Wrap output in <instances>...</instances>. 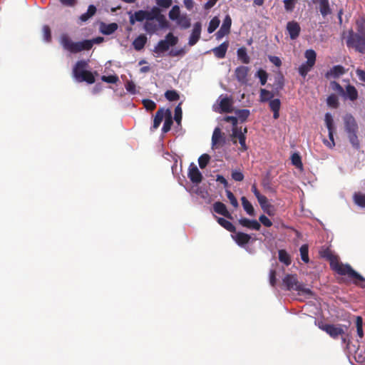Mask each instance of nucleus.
<instances>
[{"mask_svg":"<svg viewBox=\"0 0 365 365\" xmlns=\"http://www.w3.org/2000/svg\"><path fill=\"white\" fill-rule=\"evenodd\" d=\"M346 73V69L344 66L341 65H336L333 66L330 70H329L325 73V77L327 79H330L331 78H336L339 76L344 75Z\"/></svg>","mask_w":365,"mask_h":365,"instance_id":"dca6fc26","label":"nucleus"},{"mask_svg":"<svg viewBox=\"0 0 365 365\" xmlns=\"http://www.w3.org/2000/svg\"><path fill=\"white\" fill-rule=\"evenodd\" d=\"M155 20L159 23V26L161 29H165L168 27V22L166 20L165 16L161 13L158 14Z\"/></svg>","mask_w":365,"mask_h":365,"instance_id":"6e6d98bb","label":"nucleus"},{"mask_svg":"<svg viewBox=\"0 0 365 365\" xmlns=\"http://www.w3.org/2000/svg\"><path fill=\"white\" fill-rule=\"evenodd\" d=\"M217 217V222L225 230L230 232H235L236 228L232 222L222 217Z\"/></svg>","mask_w":365,"mask_h":365,"instance_id":"7c9ffc66","label":"nucleus"},{"mask_svg":"<svg viewBox=\"0 0 365 365\" xmlns=\"http://www.w3.org/2000/svg\"><path fill=\"white\" fill-rule=\"evenodd\" d=\"M330 267L338 274L347 276L354 284L365 288V278L356 272L349 264H343L335 257L330 259Z\"/></svg>","mask_w":365,"mask_h":365,"instance_id":"f257e3e1","label":"nucleus"},{"mask_svg":"<svg viewBox=\"0 0 365 365\" xmlns=\"http://www.w3.org/2000/svg\"><path fill=\"white\" fill-rule=\"evenodd\" d=\"M257 199L263 210L266 211L267 208L270 207L266 196L262 195Z\"/></svg>","mask_w":365,"mask_h":365,"instance_id":"3c124183","label":"nucleus"},{"mask_svg":"<svg viewBox=\"0 0 365 365\" xmlns=\"http://www.w3.org/2000/svg\"><path fill=\"white\" fill-rule=\"evenodd\" d=\"M237 118L242 121H245L250 115V112L247 109H242L236 111Z\"/></svg>","mask_w":365,"mask_h":365,"instance_id":"8fccbe9b","label":"nucleus"},{"mask_svg":"<svg viewBox=\"0 0 365 365\" xmlns=\"http://www.w3.org/2000/svg\"><path fill=\"white\" fill-rule=\"evenodd\" d=\"M270 110L273 112V118L278 119L279 117V110L281 107L280 100L278 98L272 99L269 102Z\"/></svg>","mask_w":365,"mask_h":365,"instance_id":"4be33fe9","label":"nucleus"},{"mask_svg":"<svg viewBox=\"0 0 365 365\" xmlns=\"http://www.w3.org/2000/svg\"><path fill=\"white\" fill-rule=\"evenodd\" d=\"M210 160V156L207 154H202L198 158V163L199 166L201 169H204L206 168V166L208 165L209 162Z\"/></svg>","mask_w":365,"mask_h":365,"instance_id":"a19ab883","label":"nucleus"},{"mask_svg":"<svg viewBox=\"0 0 365 365\" xmlns=\"http://www.w3.org/2000/svg\"><path fill=\"white\" fill-rule=\"evenodd\" d=\"M325 123L328 130L334 129L332 116L329 113L325 114Z\"/></svg>","mask_w":365,"mask_h":365,"instance_id":"e2e57ef3","label":"nucleus"},{"mask_svg":"<svg viewBox=\"0 0 365 365\" xmlns=\"http://www.w3.org/2000/svg\"><path fill=\"white\" fill-rule=\"evenodd\" d=\"M239 224L242 227L250 230H259L261 228L260 223L256 220H250L246 217H242L239 220Z\"/></svg>","mask_w":365,"mask_h":365,"instance_id":"2eb2a0df","label":"nucleus"},{"mask_svg":"<svg viewBox=\"0 0 365 365\" xmlns=\"http://www.w3.org/2000/svg\"><path fill=\"white\" fill-rule=\"evenodd\" d=\"M241 201L245 212L250 216H255V209L251 202L245 197H242Z\"/></svg>","mask_w":365,"mask_h":365,"instance_id":"473e14b6","label":"nucleus"},{"mask_svg":"<svg viewBox=\"0 0 365 365\" xmlns=\"http://www.w3.org/2000/svg\"><path fill=\"white\" fill-rule=\"evenodd\" d=\"M146 14H148L146 13V11L139 10L138 11H135L133 15H131L130 16V24L133 25L135 21L141 22L145 19L147 20Z\"/></svg>","mask_w":365,"mask_h":365,"instance_id":"393cba45","label":"nucleus"},{"mask_svg":"<svg viewBox=\"0 0 365 365\" xmlns=\"http://www.w3.org/2000/svg\"><path fill=\"white\" fill-rule=\"evenodd\" d=\"M187 176L190 181L195 184L200 183L203 178L202 173L194 163L190 164L188 168Z\"/></svg>","mask_w":365,"mask_h":365,"instance_id":"1a4fd4ad","label":"nucleus"},{"mask_svg":"<svg viewBox=\"0 0 365 365\" xmlns=\"http://www.w3.org/2000/svg\"><path fill=\"white\" fill-rule=\"evenodd\" d=\"M232 178L237 182L242 181L244 180V175L243 173L237 170H232L231 174Z\"/></svg>","mask_w":365,"mask_h":365,"instance_id":"69168bd1","label":"nucleus"},{"mask_svg":"<svg viewBox=\"0 0 365 365\" xmlns=\"http://www.w3.org/2000/svg\"><path fill=\"white\" fill-rule=\"evenodd\" d=\"M220 23V21L217 16L212 18L209 23V26L207 28V32L209 34L213 33L217 29V28L219 26Z\"/></svg>","mask_w":365,"mask_h":365,"instance_id":"ea45409f","label":"nucleus"},{"mask_svg":"<svg viewBox=\"0 0 365 365\" xmlns=\"http://www.w3.org/2000/svg\"><path fill=\"white\" fill-rule=\"evenodd\" d=\"M177 24L182 29H187L190 28L191 25L190 19L186 15L180 16L177 20Z\"/></svg>","mask_w":365,"mask_h":365,"instance_id":"e433bc0d","label":"nucleus"},{"mask_svg":"<svg viewBox=\"0 0 365 365\" xmlns=\"http://www.w3.org/2000/svg\"><path fill=\"white\" fill-rule=\"evenodd\" d=\"M235 235L232 236V239L240 247H245L248 244L251 240V236L247 233L238 232H235Z\"/></svg>","mask_w":365,"mask_h":365,"instance_id":"f3484780","label":"nucleus"},{"mask_svg":"<svg viewBox=\"0 0 365 365\" xmlns=\"http://www.w3.org/2000/svg\"><path fill=\"white\" fill-rule=\"evenodd\" d=\"M286 30L288 32L290 38L295 40L300 34L301 27L298 22L295 21H290L287 24Z\"/></svg>","mask_w":365,"mask_h":365,"instance_id":"9b49d317","label":"nucleus"},{"mask_svg":"<svg viewBox=\"0 0 365 365\" xmlns=\"http://www.w3.org/2000/svg\"><path fill=\"white\" fill-rule=\"evenodd\" d=\"M330 86L333 91L337 92L340 96H342V94L344 93V89L338 82L334 81H331L330 83Z\"/></svg>","mask_w":365,"mask_h":365,"instance_id":"4d7b16f0","label":"nucleus"},{"mask_svg":"<svg viewBox=\"0 0 365 365\" xmlns=\"http://www.w3.org/2000/svg\"><path fill=\"white\" fill-rule=\"evenodd\" d=\"M278 258L279 262L286 266H289L292 263L291 257L285 250H279L278 251Z\"/></svg>","mask_w":365,"mask_h":365,"instance_id":"c85d7f7f","label":"nucleus"},{"mask_svg":"<svg viewBox=\"0 0 365 365\" xmlns=\"http://www.w3.org/2000/svg\"><path fill=\"white\" fill-rule=\"evenodd\" d=\"M143 104L148 110H153L156 108V103L150 99L143 100Z\"/></svg>","mask_w":365,"mask_h":365,"instance_id":"bf43d9fd","label":"nucleus"},{"mask_svg":"<svg viewBox=\"0 0 365 365\" xmlns=\"http://www.w3.org/2000/svg\"><path fill=\"white\" fill-rule=\"evenodd\" d=\"M125 89L127 90V91H128L129 93H130L132 94L135 93V92H136L135 84L132 81H127L125 85Z\"/></svg>","mask_w":365,"mask_h":365,"instance_id":"774afa93","label":"nucleus"},{"mask_svg":"<svg viewBox=\"0 0 365 365\" xmlns=\"http://www.w3.org/2000/svg\"><path fill=\"white\" fill-rule=\"evenodd\" d=\"M353 201L359 207H365V194L356 192L353 195Z\"/></svg>","mask_w":365,"mask_h":365,"instance_id":"2f4dec72","label":"nucleus"},{"mask_svg":"<svg viewBox=\"0 0 365 365\" xmlns=\"http://www.w3.org/2000/svg\"><path fill=\"white\" fill-rule=\"evenodd\" d=\"M314 4H317V9L323 17H326L332 13L329 0H312Z\"/></svg>","mask_w":365,"mask_h":365,"instance_id":"ddd939ff","label":"nucleus"},{"mask_svg":"<svg viewBox=\"0 0 365 365\" xmlns=\"http://www.w3.org/2000/svg\"><path fill=\"white\" fill-rule=\"evenodd\" d=\"M79 74V77L76 79L78 82L85 81L89 84H92L95 82V77L92 72L86 70L85 71Z\"/></svg>","mask_w":365,"mask_h":365,"instance_id":"b1692460","label":"nucleus"},{"mask_svg":"<svg viewBox=\"0 0 365 365\" xmlns=\"http://www.w3.org/2000/svg\"><path fill=\"white\" fill-rule=\"evenodd\" d=\"M348 47L354 48L361 53H365V20L356 21V32H350L346 41Z\"/></svg>","mask_w":365,"mask_h":365,"instance_id":"f03ea898","label":"nucleus"},{"mask_svg":"<svg viewBox=\"0 0 365 365\" xmlns=\"http://www.w3.org/2000/svg\"><path fill=\"white\" fill-rule=\"evenodd\" d=\"M43 38L46 41L49 42L51 40V29L48 25H44L42 29Z\"/></svg>","mask_w":365,"mask_h":365,"instance_id":"052dcab7","label":"nucleus"},{"mask_svg":"<svg viewBox=\"0 0 365 365\" xmlns=\"http://www.w3.org/2000/svg\"><path fill=\"white\" fill-rule=\"evenodd\" d=\"M298 0H284V9L287 12H292Z\"/></svg>","mask_w":365,"mask_h":365,"instance_id":"49530a36","label":"nucleus"},{"mask_svg":"<svg viewBox=\"0 0 365 365\" xmlns=\"http://www.w3.org/2000/svg\"><path fill=\"white\" fill-rule=\"evenodd\" d=\"M103 38L98 37L93 40H83L82 41L73 42L67 34H63L61 36V43L64 49L71 53H76L82 51L91 49L94 43H101Z\"/></svg>","mask_w":365,"mask_h":365,"instance_id":"7ed1b4c3","label":"nucleus"},{"mask_svg":"<svg viewBox=\"0 0 365 365\" xmlns=\"http://www.w3.org/2000/svg\"><path fill=\"white\" fill-rule=\"evenodd\" d=\"M180 17V11L178 6H174L169 12V18L171 20H178Z\"/></svg>","mask_w":365,"mask_h":365,"instance_id":"de8ad7c7","label":"nucleus"},{"mask_svg":"<svg viewBox=\"0 0 365 365\" xmlns=\"http://www.w3.org/2000/svg\"><path fill=\"white\" fill-rule=\"evenodd\" d=\"M201 30H202L201 23L196 22L193 26V29H192L190 36L189 38L188 45L190 46H193L200 40V35H201Z\"/></svg>","mask_w":365,"mask_h":365,"instance_id":"f8f14e48","label":"nucleus"},{"mask_svg":"<svg viewBox=\"0 0 365 365\" xmlns=\"http://www.w3.org/2000/svg\"><path fill=\"white\" fill-rule=\"evenodd\" d=\"M259 93L260 101L263 103L267 101L269 102V101L272 100V98L274 97V94L271 91L264 88H261Z\"/></svg>","mask_w":365,"mask_h":365,"instance_id":"4c0bfd02","label":"nucleus"},{"mask_svg":"<svg viewBox=\"0 0 365 365\" xmlns=\"http://www.w3.org/2000/svg\"><path fill=\"white\" fill-rule=\"evenodd\" d=\"M319 328L327 334H329L333 339H337L341 336V339L344 343H346V338L344 336L345 331L347 327L342 324H325L323 322L319 323Z\"/></svg>","mask_w":365,"mask_h":365,"instance_id":"39448f33","label":"nucleus"},{"mask_svg":"<svg viewBox=\"0 0 365 365\" xmlns=\"http://www.w3.org/2000/svg\"><path fill=\"white\" fill-rule=\"evenodd\" d=\"M219 106V109L217 110L218 113H231L232 111V102L231 99L227 97H225L220 100Z\"/></svg>","mask_w":365,"mask_h":365,"instance_id":"a211bd4d","label":"nucleus"},{"mask_svg":"<svg viewBox=\"0 0 365 365\" xmlns=\"http://www.w3.org/2000/svg\"><path fill=\"white\" fill-rule=\"evenodd\" d=\"M327 105L333 108H336L339 106V99L335 94H331L327 99Z\"/></svg>","mask_w":365,"mask_h":365,"instance_id":"37998d69","label":"nucleus"},{"mask_svg":"<svg viewBox=\"0 0 365 365\" xmlns=\"http://www.w3.org/2000/svg\"><path fill=\"white\" fill-rule=\"evenodd\" d=\"M299 251H300V255H301L302 260L305 263L309 262V247H308V245L306 244L302 245L299 249Z\"/></svg>","mask_w":365,"mask_h":365,"instance_id":"58836bf2","label":"nucleus"},{"mask_svg":"<svg viewBox=\"0 0 365 365\" xmlns=\"http://www.w3.org/2000/svg\"><path fill=\"white\" fill-rule=\"evenodd\" d=\"M358 91L356 88L352 85H347L344 90V94H342V97L344 98H347L351 101H354L358 98Z\"/></svg>","mask_w":365,"mask_h":365,"instance_id":"aec40b11","label":"nucleus"},{"mask_svg":"<svg viewBox=\"0 0 365 365\" xmlns=\"http://www.w3.org/2000/svg\"><path fill=\"white\" fill-rule=\"evenodd\" d=\"M259 223H262L264 226L269 227L272 225V222L264 215H262L259 217Z\"/></svg>","mask_w":365,"mask_h":365,"instance_id":"338daca9","label":"nucleus"},{"mask_svg":"<svg viewBox=\"0 0 365 365\" xmlns=\"http://www.w3.org/2000/svg\"><path fill=\"white\" fill-rule=\"evenodd\" d=\"M249 68L244 66H240L236 68L235 75L237 80L242 84H246L247 82V75L249 73Z\"/></svg>","mask_w":365,"mask_h":365,"instance_id":"4468645a","label":"nucleus"},{"mask_svg":"<svg viewBox=\"0 0 365 365\" xmlns=\"http://www.w3.org/2000/svg\"><path fill=\"white\" fill-rule=\"evenodd\" d=\"M165 115V113L163 108L158 109V111L155 113L153 125V128L154 130L157 129L159 127Z\"/></svg>","mask_w":365,"mask_h":365,"instance_id":"c756f323","label":"nucleus"},{"mask_svg":"<svg viewBox=\"0 0 365 365\" xmlns=\"http://www.w3.org/2000/svg\"><path fill=\"white\" fill-rule=\"evenodd\" d=\"M146 13L148 14H146L147 21H152L157 18L160 13V10L159 8L154 6L150 11H146Z\"/></svg>","mask_w":365,"mask_h":365,"instance_id":"79ce46f5","label":"nucleus"},{"mask_svg":"<svg viewBox=\"0 0 365 365\" xmlns=\"http://www.w3.org/2000/svg\"><path fill=\"white\" fill-rule=\"evenodd\" d=\"M314 66H308L307 63L305 62L302 63L299 67V73L303 77L305 78L307 73L311 71Z\"/></svg>","mask_w":365,"mask_h":365,"instance_id":"a18cd8bd","label":"nucleus"},{"mask_svg":"<svg viewBox=\"0 0 365 365\" xmlns=\"http://www.w3.org/2000/svg\"><path fill=\"white\" fill-rule=\"evenodd\" d=\"M145 30L148 33H155L158 29V26L150 21H147L144 25Z\"/></svg>","mask_w":365,"mask_h":365,"instance_id":"603ef678","label":"nucleus"},{"mask_svg":"<svg viewBox=\"0 0 365 365\" xmlns=\"http://www.w3.org/2000/svg\"><path fill=\"white\" fill-rule=\"evenodd\" d=\"M226 194H227V197L228 200H230V202L231 203V205L235 207H237L238 202H237L235 196L234 195V194L230 190H226Z\"/></svg>","mask_w":365,"mask_h":365,"instance_id":"0e129e2a","label":"nucleus"},{"mask_svg":"<svg viewBox=\"0 0 365 365\" xmlns=\"http://www.w3.org/2000/svg\"><path fill=\"white\" fill-rule=\"evenodd\" d=\"M165 98L170 101H176L179 100L180 96L175 90H168L165 93Z\"/></svg>","mask_w":365,"mask_h":365,"instance_id":"c03bdc74","label":"nucleus"},{"mask_svg":"<svg viewBox=\"0 0 365 365\" xmlns=\"http://www.w3.org/2000/svg\"><path fill=\"white\" fill-rule=\"evenodd\" d=\"M304 56L307 58L308 66H314L316 62L317 54L312 49H308L305 51Z\"/></svg>","mask_w":365,"mask_h":365,"instance_id":"c9c22d12","label":"nucleus"},{"mask_svg":"<svg viewBox=\"0 0 365 365\" xmlns=\"http://www.w3.org/2000/svg\"><path fill=\"white\" fill-rule=\"evenodd\" d=\"M292 163L298 168H302V163L300 155L298 153L292 154L291 157Z\"/></svg>","mask_w":365,"mask_h":365,"instance_id":"5fc2aeb1","label":"nucleus"},{"mask_svg":"<svg viewBox=\"0 0 365 365\" xmlns=\"http://www.w3.org/2000/svg\"><path fill=\"white\" fill-rule=\"evenodd\" d=\"M257 76L259 78L261 85H265L268 78L267 73L262 69H259L257 73Z\"/></svg>","mask_w":365,"mask_h":365,"instance_id":"13d9d810","label":"nucleus"},{"mask_svg":"<svg viewBox=\"0 0 365 365\" xmlns=\"http://www.w3.org/2000/svg\"><path fill=\"white\" fill-rule=\"evenodd\" d=\"M231 137L233 139L234 143H236V140L235 139L237 138L239 140V143L240 144V150L242 152H245L247 150L248 148L245 142L246 135H245L243 133H241V128H232Z\"/></svg>","mask_w":365,"mask_h":365,"instance_id":"6e6552de","label":"nucleus"},{"mask_svg":"<svg viewBox=\"0 0 365 365\" xmlns=\"http://www.w3.org/2000/svg\"><path fill=\"white\" fill-rule=\"evenodd\" d=\"M165 115V122L162 128V131L164 133H168L170 130L173 123L172 114L170 110H166Z\"/></svg>","mask_w":365,"mask_h":365,"instance_id":"a878e982","label":"nucleus"},{"mask_svg":"<svg viewBox=\"0 0 365 365\" xmlns=\"http://www.w3.org/2000/svg\"><path fill=\"white\" fill-rule=\"evenodd\" d=\"M231 25H232L231 17L229 15H227L223 20V22H222V24L220 29H222V30H224L230 34Z\"/></svg>","mask_w":365,"mask_h":365,"instance_id":"09e8293b","label":"nucleus"},{"mask_svg":"<svg viewBox=\"0 0 365 365\" xmlns=\"http://www.w3.org/2000/svg\"><path fill=\"white\" fill-rule=\"evenodd\" d=\"M146 42L147 37L145 35L141 34L134 39L133 41V46L136 51H140L144 48Z\"/></svg>","mask_w":365,"mask_h":365,"instance_id":"cd10ccee","label":"nucleus"},{"mask_svg":"<svg viewBox=\"0 0 365 365\" xmlns=\"http://www.w3.org/2000/svg\"><path fill=\"white\" fill-rule=\"evenodd\" d=\"M178 42V37L170 32L165 36L164 40H160L154 47L153 51L156 53H162L167 51L170 46H175Z\"/></svg>","mask_w":365,"mask_h":365,"instance_id":"0eeeda50","label":"nucleus"},{"mask_svg":"<svg viewBox=\"0 0 365 365\" xmlns=\"http://www.w3.org/2000/svg\"><path fill=\"white\" fill-rule=\"evenodd\" d=\"M237 57L243 63L247 64L250 62V58L247 55V49L245 47H241L237 49Z\"/></svg>","mask_w":365,"mask_h":365,"instance_id":"72a5a7b5","label":"nucleus"},{"mask_svg":"<svg viewBox=\"0 0 365 365\" xmlns=\"http://www.w3.org/2000/svg\"><path fill=\"white\" fill-rule=\"evenodd\" d=\"M118 29V24L116 23L111 24H102L101 26V31L105 35H110Z\"/></svg>","mask_w":365,"mask_h":365,"instance_id":"bb28decb","label":"nucleus"},{"mask_svg":"<svg viewBox=\"0 0 365 365\" xmlns=\"http://www.w3.org/2000/svg\"><path fill=\"white\" fill-rule=\"evenodd\" d=\"M213 210L216 213L221 215L228 219L232 218L231 214L227 210L226 205L222 202H215L213 204Z\"/></svg>","mask_w":365,"mask_h":365,"instance_id":"6ab92c4d","label":"nucleus"},{"mask_svg":"<svg viewBox=\"0 0 365 365\" xmlns=\"http://www.w3.org/2000/svg\"><path fill=\"white\" fill-rule=\"evenodd\" d=\"M96 13V7L94 5H90L88 8L87 12L81 14L79 19L81 21L85 22L94 16Z\"/></svg>","mask_w":365,"mask_h":365,"instance_id":"f704fd0d","label":"nucleus"},{"mask_svg":"<svg viewBox=\"0 0 365 365\" xmlns=\"http://www.w3.org/2000/svg\"><path fill=\"white\" fill-rule=\"evenodd\" d=\"M88 67V63L86 61H78L75 64L73 69V77L76 79L79 77L80 74L86 71Z\"/></svg>","mask_w":365,"mask_h":365,"instance_id":"5701e85b","label":"nucleus"},{"mask_svg":"<svg viewBox=\"0 0 365 365\" xmlns=\"http://www.w3.org/2000/svg\"><path fill=\"white\" fill-rule=\"evenodd\" d=\"M228 47L229 42L226 41L222 43L220 46L214 48L212 51L217 58H223L225 57Z\"/></svg>","mask_w":365,"mask_h":365,"instance_id":"412c9836","label":"nucleus"},{"mask_svg":"<svg viewBox=\"0 0 365 365\" xmlns=\"http://www.w3.org/2000/svg\"><path fill=\"white\" fill-rule=\"evenodd\" d=\"M101 80L108 83H116L118 81V76L116 75L102 76Z\"/></svg>","mask_w":365,"mask_h":365,"instance_id":"680f3d73","label":"nucleus"},{"mask_svg":"<svg viewBox=\"0 0 365 365\" xmlns=\"http://www.w3.org/2000/svg\"><path fill=\"white\" fill-rule=\"evenodd\" d=\"M282 281L287 290H295L307 294H312L310 289L304 287L299 282L296 274H287Z\"/></svg>","mask_w":365,"mask_h":365,"instance_id":"423d86ee","label":"nucleus"},{"mask_svg":"<svg viewBox=\"0 0 365 365\" xmlns=\"http://www.w3.org/2000/svg\"><path fill=\"white\" fill-rule=\"evenodd\" d=\"M344 130L350 143L354 149L359 150L360 148V142L357 135L359 126L355 118L352 115L346 114L344 117Z\"/></svg>","mask_w":365,"mask_h":365,"instance_id":"20e7f679","label":"nucleus"},{"mask_svg":"<svg viewBox=\"0 0 365 365\" xmlns=\"http://www.w3.org/2000/svg\"><path fill=\"white\" fill-rule=\"evenodd\" d=\"M356 331L359 336L360 338L363 337V320L361 317H357L356 319Z\"/></svg>","mask_w":365,"mask_h":365,"instance_id":"864d4df0","label":"nucleus"},{"mask_svg":"<svg viewBox=\"0 0 365 365\" xmlns=\"http://www.w3.org/2000/svg\"><path fill=\"white\" fill-rule=\"evenodd\" d=\"M225 143V134L222 133L221 129L218 127L215 128L212 136V147L218 148Z\"/></svg>","mask_w":365,"mask_h":365,"instance_id":"9d476101","label":"nucleus"}]
</instances>
